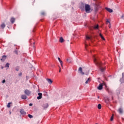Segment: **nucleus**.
<instances>
[{"instance_id":"nucleus-1","label":"nucleus","mask_w":124,"mask_h":124,"mask_svg":"<svg viewBox=\"0 0 124 124\" xmlns=\"http://www.w3.org/2000/svg\"><path fill=\"white\" fill-rule=\"evenodd\" d=\"M93 62L95 64L99 67L100 71H101V72H103V71H104V69L103 67H101L102 64H101V62H99V60L96 58L95 56H93Z\"/></svg>"},{"instance_id":"nucleus-2","label":"nucleus","mask_w":124,"mask_h":124,"mask_svg":"<svg viewBox=\"0 0 124 124\" xmlns=\"http://www.w3.org/2000/svg\"><path fill=\"white\" fill-rule=\"evenodd\" d=\"M85 9L86 13H90V10H91V7L89 4H85Z\"/></svg>"},{"instance_id":"nucleus-3","label":"nucleus","mask_w":124,"mask_h":124,"mask_svg":"<svg viewBox=\"0 0 124 124\" xmlns=\"http://www.w3.org/2000/svg\"><path fill=\"white\" fill-rule=\"evenodd\" d=\"M24 93L27 95H30L31 94V91H30V90L26 89L24 91Z\"/></svg>"},{"instance_id":"nucleus-4","label":"nucleus","mask_w":124,"mask_h":124,"mask_svg":"<svg viewBox=\"0 0 124 124\" xmlns=\"http://www.w3.org/2000/svg\"><path fill=\"white\" fill-rule=\"evenodd\" d=\"M78 71H79L80 73V74H81V75H84V74H85V73H84V72H83V69H82V67H79L78 69Z\"/></svg>"},{"instance_id":"nucleus-5","label":"nucleus","mask_w":124,"mask_h":124,"mask_svg":"<svg viewBox=\"0 0 124 124\" xmlns=\"http://www.w3.org/2000/svg\"><path fill=\"white\" fill-rule=\"evenodd\" d=\"M98 90H101L103 89V84L100 83L97 87Z\"/></svg>"},{"instance_id":"nucleus-6","label":"nucleus","mask_w":124,"mask_h":124,"mask_svg":"<svg viewBox=\"0 0 124 124\" xmlns=\"http://www.w3.org/2000/svg\"><path fill=\"white\" fill-rule=\"evenodd\" d=\"M7 56L5 55L2 56V58L0 59V61L2 62H4L6 60Z\"/></svg>"},{"instance_id":"nucleus-7","label":"nucleus","mask_w":124,"mask_h":124,"mask_svg":"<svg viewBox=\"0 0 124 124\" xmlns=\"http://www.w3.org/2000/svg\"><path fill=\"white\" fill-rule=\"evenodd\" d=\"M121 83H124V72L122 73V78L120 79Z\"/></svg>"},{"instance_id":"nucleus-8","label":"nucleus","mask_w":124,"mask_h":124,"mask_svg":"<svg viewBox=\"0 0 124 124\" xmlns=\"http://www.w3.org/2000/svg\"><path fill=\"white\" fill-rule=\"evenodd\" d=\"M39 96L37 97V99H41L42 98V93H38Z\"/></svg>"},{"instance_id":"nucleus-9","label":"nucleus","mask_w":124,"mask_h":124,"mask_svg":"<svg viewBox=\"0 0 124 124\" xmlns=\"http://www.w3.org/2000/svg\"><path fill=\"white\" fill-rule=\"evenodd\" d=\"M105 9H106L107 11L109 12V13H112V12H113V10L109 8H105Z\"/></svg>"},{"instance_id":"nucleus-10","label":"nucleus","mask_w":124,"mask_h":124,"mask_svg":"<svg viewBox=\"0 0 124 124\" xmlns=\"http://www.w3.org/2000/svg\"><path fill=\"white\" fill-rule=\"evenodd\" d=\"M20 113L21 114V115H26L27 114V113H26L23 109H20Z\"/></svg>"},{"instance_id":"nucleus-11","label":"nucleus","mask_w":124,"mask_h":124,"mask_svg":"<svg viewBox=\"0 0 124 124\" xmlns=\"http://www.w3.org/2000/svg\"><path fill=\"white\" fill-rule=\"evenodd\" d=\"M10 21L12 24H14L15 22V18H14V17H11Z\"/></svg>"},{"instance_id":"nucleus-12","label":"nucleus","mask_w":124,"mask_h":124,"mask_svg":"<svg viewBox=\"0 0 124 124\" xmlns=\"http://www.w3.org/2000/svg\"><path fill=\"white\" fill-rule=\"evenodd\" d=\"M80 8V9H84V8H85V4H84V3H81Z\"/></svg>"},{"instance_id":"nucleus-13","label":"nucleus","mask_w":124,"mask_h":124,"mask_svg":"<svg viewBox=\"0 0 124 124\" xmlns=\"http://www.w3.org/2000/svg\"><path fill=\"white\" fill-rule=\"evenodd\" d=\"M59 41L61 43H63V42H64V39H63V38H62V37H61L60 38Z\"/></svg>"},{"instance_id":"nucleus-14","label":"nucleus","mask_w":124,"mask_h":124,"mask_svg":"<svg viewBox=\"0 0 124 124\" xmlns=\"http://www.w3.org/2000/svg\"><path fill=\"white\" fill-rule=\"evenodd\" d=\"M49 106V105L48 104H45L43 105V107L44 108V109H46V108H48Z\"/></svg>"},{"instance_id":"nucleus-15","label":"nucleus","mask_w":124,"mask_h":124,"mask_svg":"<svg viewBox=\"0 0 124 124\" xmlns=\"http://www.w3.org/2000/svg\"><path fill=\"white\" fill-rule=\"evenodd\" d=\"M46 80H47L48 83L50 84H52V83H53V81L50 78H47V79H46Z\"/></svg>"},{"instance_id":"nucleus-16","label":"nucleus","mask_w":124,"mask_h":124,"mask_svg":"<svg viewBox=\"0 0 124 124\" xmlns=\"http://www.w3.org/2000/svg\"><path fill=\"white\" fill-rule=\"evenodd\" d=\"M21 98L22 99H27V95L23 94L21 95Z\"/></svg>"},{"instance_id":"nucleus-17","label":"nucleus","mask_w":124,"mask_h":124,"mask_svg":"<svg viewBox=\"0 0 124 124\" xmlns=\"http://www.w3.org/2000/svg\"><path fill=\"white\" fill-rule=\"evenodd\" d=\"M0 28H1V29L5 28V24L4 23H2V24H1Z\"/></svg>"},{"instance_id":"nucleus-18","label":"nucleus","mask_w":124,"mask_h":124,"mask_svg":"<svg viewBox=\"0 0 124 124\" xmlns=\"http://www.w3.org/2000/svg\"><path fill=\"white\" fill-rule=\"evenodd\" d=\"M118 112H119V113H120V114H123V109L122 108H119V109H118Z\"/></svg>"},{"instance_id":"nucleus-19","label":"nucleus","mask_w":124,"mask_h":124,"mask_svg":"<svg viewBox=\"0 0 124 124\" xmlns=\"http://www.w3.org/2000/svg\"><path fill=\"white\" fill-rule=\"evenodd\" d=\"M90 81H91V78H88L87 81L85 82V84H89L90 83Z\"/></svg>"},{"instance_id":"nucleus-20","label":"nucleus","mask_w":124,"mask_h":124,"mask_svg":"<svg viewBox=\"0 0 124 124\" xmlns=\"http://www.w3.org/2000/svg\"><path fill=\"white\" fill-rule=\"evenodd\" d=\"M99 36H100L101 38L103 39V40H105V38H104V37H103V36L102 35V34H101V33L99 34Z\"/></svg>"},{"instance_id":"nucleus-21","label":"nucleus","mask_w":124,"mask_h":124,"mask_svg":"<svg viewBox=\"0 0 124 124\" xmlns=\"http://www.w3.org/2000/svg\"><path fill=\"white\" fill-rule=\"evenodd\" d=\"M93 28H94V29L95 30H97V29H98V28H99L98 25H95Z\"/></svg>"},{"instance_id":"nucleus-22","label":"nucleus","mask_w":124,"mask_h":124,"mask_svg":"<svg viewBox=\"0 0 124 124\" xmlns=\"http://www.w3.org/2000/svg\"><path fill=\"white\" fill-rule=\"evenodd\" d=\"M66 61L67 62H69V63H70L72 62V60L71 59H67Z\"/></svg>"},{"instance_id":"nucleus-23","label":"nucleus","mask_w":124,"mask_h":124,"mask_svg":"<svg viewBox=\"0 0 124 124\" xmlns=\"http://www.w3.org/2000/svg\"><path fill=\"white\" fill-rule=\"evenodd\" d=\"M97 107H98V109H101V105L100 104H99L98 105Z\"/></svg>"},{"instance_id":"nucleus-24","label":"nucleus","mask_w":124,"mask_h":124,"mask_svg":"<svg viewBox=\"0 0 124 124\" xmlns=\"http://www.w3.org/2000/svg\"><path fill=\"white\" fill-rule=\"evenodd\" d=\"M86 39L87 40H89V39H91V37H90V36H88V35H87L86 36Z\"/></svg>"},{"instance_id":"nucleus-25","label":"nucleus","mask_w":124,"mask_h":124,"mask_svg":"<svg viewBox=\"0 0 124 124\" xmlns=\"http://www.w3.org/2000/svg\"><path fill=\"white\" fill-rule=\"evenodd\" d=\"M120 90H116L117 94H120Z\"/></svg>"},{"instance_id":"nucleus-26","label":"nucleus","mask_w":124,"mask_h":124,"mask_svg":"<svg viewBox=\"0 0 124 124\" xmlns=\"http://www.w3.org/2000/svg\"><path fill=\"white\" fill-rule=\"evenodd\" d=\"M11 104V103H8L7 105L8 108H10V105Z\"/></svg>"},{"instance_id":"nucleus-27","label":"nucleus","mask_w":124,"mask_h":124,"mask_svg":"<svg viewBox=\"0 0 124 124\" xmlns=\"http://www.w3.org/2000/svg\"><path fill=\"white\" fill-rule=\"evenodd\" d=\"M114 120V115L113 114L110 118V121H113Z\"/></svg>"},{"instance_id":"nucleus-28","label":"nucleus","mask_w":124,"mask_h":124,"mask_svg":"<svg viewBox=\"0 0 124 124\" xmlns=\"http://www.w3.org/2000/svg\"><path fill=\"white\" fill-rule=\"evenodd\" d=\"M28 117H29V118H30V119H31L32 118H33L32 115H31V114H29Z\"/></svg>"},{"instance_id":"nucleus-29","label":"nucleus","mask_w":124,"mask_h":124,"mask_svg":"<svg viewBox=\"0 0 124 124\" xmlns=\"http://www.w3.org/2000/svg\"><path fill=\"white\" fill-rule=\"evenodd\" d=\"M5 67H9V63H7L6 64Z\"/></svg>"},{"instance_id":"nucleus-30","label":"nucleus","mask_w":124,"mask_h":124,"mask_svg":"<svg viewBox=\"0 0 124 124\" xmlns=\"http://www.w3.org/2000/svg\"><path fill=\"white\" fill-rule=\"evenodd\" d=\"M121 19L124 20V14H123L122 15V16H121Z\"/></svg>"},{"instance_id":"nucleus-31","label":"nucleus","mask_w":124,"mask_h":124,"mask_svg":"<svg viewBox=\"0 0 124 124\" xmlns=\"http://www.w3.org/2000/svg\"><path fill=\"white\" fill-rule=\"evenodd\" d=\"M103 85V86H106V87H107V86H106V84H105V83H101Z\"/></svg>"},{"instance_id":"nucleus-32","label":"nucleus","mask_w":124,"mask_h":124,"mask_svg":"<svg viewBox=\"0 0 124 124\" xmlns=\"http://www.w3.org/2000/svg\"><path fill=\"white\" fill-rule=\"evenodd\" d=\"M41 15L44 16L45 15V13L44 12H43L41 13Z\"/></svg>"},{"instance_id":"nucleus-33","label":"nucleus","mask_w":124,"mask_h":124,"mask_svg":"<svg viewBox=\"0 0 124 124\" xmlns=\"http://www.w3.org/2000/svg\"><path fill=\"white\" fill-rule=\"evenodd\" d=\"M58 59L59 62H62V61L61 60V58H60L59 57L58 58Z\"/></svg>"},{"instance_id":"nucleus-34","label":"nucleus","mask_w":124,"mask_h":124,"mask_svg":"<svg viewBox=\"0 0 124 124\" xmlns=\"http://www.w3.org/2000/svg\"><path fill=\"white\" fill-rule=\"evenodd\" d=\"M2 83H3V84H4L5 83V79L3 80Z\"/></svg>"},{"instance_id":"nucleus-35","label":"nucleus","mask_w":124,"mask_h":124,"mask_svg":"<svg viewBox=\"0 0 124 124\" xmlns=\"http://www.w3.org/2000/svg\"><path fill=\"white\" fill-rule=\"evenodd\" d=\"M60 63H61V64H63V62H62V61H60Z\"/></svg>"},{"instance_id":"nucleus-36","label":"nucleus","mask_w":124,"mask_h":124,"mask_svg":"<svg viewBox=\"0 0 124 124\" xmlns=\"http://www.w3.org/2000/svg\"><path fill=\"white\" fill-rule=\"evenodd\" d=\"M29 106H32V104L30 103V104H29Z\"/></svg>"},{"instance_id":"nucleus-37","label":"nucleus","mask_w":124,"mask_h":124,"mask_svg":"<svg viewBox=\"0 0 124 124\" xmlns=\"http://www.w3.org/2000/svg\"><path fill=\"white\" fill-rule=\"evenodd\" d=\"M61 65L62 68H63V65H62V64H61Z\"/></svg>"},{"instance_id":"nucleus-38","label":"nucleus","mask_w":124,"mask_h":124,"mask_svg":"<svg viewBox=\"0 0 124 124\" xmlns=\"http://www.w3.org/2000/svg\"><path fill=\"white\" fill-rule=\"evenodd\" d=\"M107 23H110V21H109V20L108 19V20H107Z\"/></svg>"},{"instance_id":"nucleus-39","label":"nucleus","mask_w":124,"mask_h":124,"mask_svg":"<svg viewBox=\"0 0 124 124\" xmlns=\"http://www.w3.org/2000/svg\"><path fill=\"white\" fill-rule=\"evenodd\" d=\"M15 53H16V55H18V52H17V51H16Z\"/></svg>"},{"instance_id":"nucleus-40","label":"nucleus","mask_w":124,"mask_h":124,"mask_svg":"<svg viewBox=\"0 0 124 124\" xmlns=\"http://www.w3.org/2000/svg\"><path fill=\"white\" fill-rule=\"evenodd\" d=\"M61 67H60L59 72H61Z\"/></svg>"},{"instance_id":"nucleus-41","label":"nucleus","mask_w":124,"mask_h":124,"mask_svg":"<svg viewBox=\"0 0 124 124\" xmlns=\"http://www.w3.org/2000/svg\"><path fill=\"white\" fill-rule=\"evenodd\" d=\"M106 90H107V91H109V89H108V88H107Z\"/></svg>"},{"instance_id":"nucleus-42","label":"nucleus","mask_w":124,"mask_h":124,"mask_svg":"<svg viewBox=\"0 0 124 124\" xmlns=\"http://www.w3.org/2000/svg\"><path fill=\"white\" fill-rule=\"evenodd\" d=\"M22 75V74H20L19 76H21Z\"/></svg>"},{"instance_id":"nucleus-43","label":"nucleus","mask_w":124,"mask_h":124,"mask_svg":"<svg viewBox=\"0 0 124 124\" xmlns=\"http://www.w3.org/2000/svg\"><path fill=\"white\" fill-rule=\"evenodd\" d=\"M87 46H88V45H85V47H87Z\"/></svg>"},{"instance_id":"nucleus-44","label":"nucleus","mask_w":124,"mask_h":124,"mask_svg":"<svg viewBox=\"0 0 124 124\" xmlns=\"http://www.w3.org/2000/svg\"><path fill=\"white\" fill-rule=\"evenodd\" d=\"M109 29H110V28H111V26H110L109 27Z\"/></svg>"},{"instance_id":"nucleus-45","label":"nucleus","mask_w":124,"mask_h":124,"mask_svg":"<svg viewBox=\"0 0 124 124\" xmlns=\"http://www.w3.org/2000/svg\"><path fill=\"white\" fill-rule=\"evenodd\" d=\"M98 98H99V96H98Z\"/></svg>"},{"instance_id":"nucleus-46","label":"nucleus","mask_w":124,"mask_h":124,"mask_svg":"<svg viewBox=\"0 0 124 124\" xmlns=\"http://www.w3.org/2000/svg\"><path fill=\"white\" fill-rule=\"evenodd\" d=\"M35 43H33V44H35Z\"/></svg>"}]
</instances>
